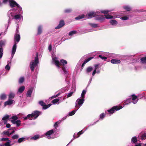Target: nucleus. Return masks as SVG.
Instances as JSON below:
<instances>
[{
  "label": "nucleus",
  "instance_id": "nucleus-1",
  "mask_svg": "<svg viewBox=\"0 0 146 146\" xmlns=\"http://www.w3.org/2000/svg\"><path fill=\"white\" fill-rule=\"evenodd\" d=\"M54 61L55 65L58 68H60V66L62 65V69L64 73L65 74L68 73L67 70H66V68L64 66L65 64H67V62L66 60L64 59H62L59 62L58 60L54 59Z\"/></svg>",
  "mask_w": 146,
  "mask_h": 146
},
{
  "label": "nucleus",
  "instance_id": "nucleus-2",
  "mask_svg": "<svg viewBox=\"0 0 146 146\" xmlns=\"http://www.w3.org/2000/svg\"><path fill=\"white\" fill-rule=\"evenodd\" d=\"M38 62V54L36 52L35 60L31 62L29 65L30 68L32 71H34L35 67L37 65Z\"/></svg>",
  "mask_w": 146,
  "mask_h": 146
},
{
  "label": "nucleus",
  "instance_id": "nucleus-3",
  "mask_svg": "<svg viewBox=\"0 0 146 146\" xmlns=\"http://www.w3.org/2000/svg\"><path fill=\"white\" fill-rule=\"evenodd\" d=\"M41 113V112L38 111H35L33 113L31 114H28L26 117L24 118V120H25L27 119H30L31 118H34V119H36Z\"/></svg>",
  "mask_w": 146,
  "mask_h": 146
},
{
  "label": "nucleus",
  "instance_id": "nucleus-4",
  "mask_svg": "<svg viewBox=\"0 0 146 146\" xmlns=\"http://www.w3.org/2000/svg\"><path fill=\"white\" fill-rule=\"evenodd\" d=\"M122 108L121 106H114L112 107L110 109L108 110V111L110 114H112L114 113L115 111L118 110Z\"/></svg>",
  "mask_w": 146,
  "mask_h": 146
},
{
  "label": "nucleus",
  "instance_id": "nucleus-5",
  "mask_svg": "<svg viewBox=\"0 0 146 146\" xmlns=\"http://www.w3.org/2000/svg\"><path fill=\"white\" fill-rule=\"evenodd\" d=\"M9 6L11 8L17 7V8H20L19 5L14 0H11L9 3Z\"/></svg>",
  "mask_w": 146,
  "mask_h": 146
},
{
  "label": "nucleus",
  "instance_id": "nucleus-6",
  "mask_svg": "<svg viewBox=\"0 0 146 146\" xmlns=\"http://www.w3.org/2000/svg\"><path fill=\"white\" fill-rule=\"evenodd\" d=\"M65 25L64 21L63 20H61L58 25L55 28L56 29H59L63 27Z\"/></svg>",
  "mask_w": 146,
  "mask_h": 146
},
{
  "label": "nucleus",
  "instance_id": "nucleus-7",
  "mask_svg": "<svg viewBox=\"0 0 146 146\" xmlns=\"http://www.w3.org/2000/svg\"><path fill=\"white\" fill-rule=\"evenodd\" d=\"M95 19L102 22L105 19V18L103 15H97L96 16Z\"/></svg>",
  "mask_w": 146,
  "mask_h": 146
},
{
  "label": "nucleus",
  "instance_id": "nucleus-8",
  "mask_svg": "<svg viewBox=\"0 0 146 146\" xmlns=\"http://www.w3.org/2000/svg\"><path fill=\"white\" fill-rule=\"evenodd\" d=\"M93 57H90L88 59H86L84 61V62L82 64L81 66V70H82L83 68L84 65L88 62L91 60L93 58Z\"/></svg>",
  "mask_w": 146,
  "mask_h": 146
},
{
  "label": "nucleus",
  "instance_id": "nucleus-9",
  "mask_svg": "<svg viewBox=\"0 0 146 146\" xmlns=\"http://www.w3.org/2000/svg\"><path fill=\"white\" fill-rule=\"evenodd\" d=\"M17 49V43L15 42L13 45L11 55L13 57L15 54Z\"/></svg>",
  "mask_w": 146,
  "mask_h": 146
},
{
  "label": "nucleus",
  "instance_id": "nucleus-10",
  "mask_svg": "<svg viewBox=\"0 0 146 146\" xmlns=\"http://www.w3.org/2000/svg\"><path fill=\"white\" fill-rule=\"evenodd\" d=\"M96 14L94 12H90L87 13L86 16L88 18H91L96 16Z\"/></svg>",
  "mask_w": 146,
  "mask_h": 146
},
{
  "label": "nucleus",
  "instance_id": "nucleus-11",
  "mask_svg": "<svg viewBox=\"0 0 146 146\" xmlns=\"http://www.w3.org/2000/svg\"><path fill=\"white\" fill-rule=\"evenodd\" d=\"M84 98H82L81 99L78 98L76 102V103L79 105H82L84 102Z\"/></svg>",
  "mask_w": 146,
  "mask_h": 146
},
{
  "label": "nucleus",
  "instance_id": "nucleus-12",
  "mask_svg": "<svg viewBox=\"0 0 146 146\" xmlns=\"http://www.w3.org/2000/svg\"><path fill=\"white\" fill-rule=\"evenodd\" d=\"M132 97V102L134 104H136L138 101V100L137 98V96L134 94H133L131 96Z\"/></svg>",
  "mask_w": 146,
  "mask_h": 146
},
{
  "label": "nucleus",
  "instance_id": "nucleus-13",
  "mask_svg": "<svg viewBox=\"0 0 146 146\" xmlns=\"http://www.w3.org/2000/svg\"><path fill=\"white\" fill-rule=\"evenodd\" d=\"M13 100L9 99L8 100L4 102V105L5 107L7 105H10L13 103Z\"/></svg>",
  "mask_w": 146,
  "mask_h": 146
},
{
  "label": "nucleus",
  "instance_id": "nucleus-14",
  "mask_svg": "<svg viewBox=\"0 0 146 146\" xmlns=\"http://www.w3.org/2000/svg\"><path fill=\"white\" fill-rule=\"evenodd\" d=\"M33 90V88H31L29 89L27 93V97H31Z\"/></svg>",
  "mask_w": 146,
  "mask_h": 146
},
{
  "label": "nucleus",
  "instance_id": "nucleus-15",
  "mask_svg": "<svg viewBox=\"0 0 146 146\" xmlns=\"http://www.w3.org/2000/svg\"><path fill=\"white\" fill-rule=\"evenodd\" d=\"M42 27L41 26H39L37 28V35H40L42 32Z\"/></svg>",
  "mask_w": 146,
  "mask_h": 146
},
{
  "label": "nucleus",
  "instance_id": "nucleus-16",
  "mask_svg": "<svg viewBox=\"0 0 146 146\" xmlns=\"http://www.w3.org/2000/svg\"><path fill=\"white\" fill-rule=\"evenodd\" d=\"M14 39L17 43L19 42L20 39V36L19 34H15L14 36Z\"/></svg>",
  "mask_w": 146,
  "mask_h": 146
},
{
  "label": "nucleus",
  "instance_id": "nucleus-17",
  "mask_svg": "<svg viewBox=\"0 0 146 146\" xmlns=\"http://www.w3.org/2000/svg\"><path fill=\"white\" fill-rule=\"evenodd\" d=\"M93 69V68L91 66H89L86 68V72L87 74H88L91 72Z\"/></svg>",
  "mask_w": 146,
  "mask_h": 146
},
{
  "label": "nucleus",
  "instance_id": "nucleus-18",
  "mask_svg": "<svg viewBox=\"0 0 146 146\" xmlns=\"http://www.w3.org/2000/svg\"><path fill=\"white\" fill-rule=\"evenodd\" d=\"M111 62L113 64H119L121 63V61L119 60L112 59L111 60Z\"/></svg>",
  "mask_w": 146,
  "mask_h": 146
},
{
  "label": "nucleus",
  "instance_id": "nucleus-19",
  "mask_svg": "<svg viewBox=\"0 0 146 146\" xmlns=\"http://www.w3.org/2000/svg\"><path fill=\"white\" fill-rule=\"evenodd\" d=\"M25 87L24 86H22L20 87L18 90L17 93H21L24 90Z\"/></svg>",
  "mask_w": 146,
  "mask_h": 146
},
{
  "label": "nucleus",
  "instance_id": "nucleus-20",
  "mask_svg": "<svg viewBox=\"0 0 146 146\" xmlns=\"http://www.w3.org/2000/svg\"><path fill=\"white\" fill-rule=\"evenodd\" d=\"M140 62L141 64H146V56L141 58L140 59Z\"/></svg>",
  "mask_w": 146,
  "mask_h": 146
},
{
  "label": "nucleus",
  "instance_id": "nucleus-21",
  "mask_svg": "<svg viewBox=\"0 0 146 146\" xmlns=\"http://www.w3.org/2000/svg\"><path fill=\"white\" fill-rule=\"evenodd\" d=\"M7 98L6 95L5 94H2L0 96V98L1 100H5Z\"/></svg>",
  "mask_w": 146,
  "mask_h": 146
},
{
  "label": "nucleus",
  "instance_id": "nucleus-22",
  "mask_svg": "<svg viewBox=\"0 0 146 146\" xmlns=\"http://www.w3.org/2000/svg\"><path fill=\"white\" fill-rule=\"evenodd\" d=\"M54 131L53 129H51L50 130L48 131H47L45 133L46 135L49 136L51 135L53 133Z\"/></svg>",
  "mask_w": 146,
  "mask_h": 146
},
{
  "label": "nucleus",
  "instance_id": "nucleus-23",
  "mask_svg": "<svg viewBox=\"0 0 146 146\" xmlns=\"http://www.w3.org/2000/svg\"><path fill=\"white\" fill-rule=\"evenodd\" d=\"M110 23L112 25H117V21L114 19H113L110 20Z\"/></svg>",
  "mask_w": 146,
  "mask_h": 146
},
{
  "label": "nucleus",
  "instance_id": "nucleus-24",
  "mask_svg": "<svg viewBox=\"0 0 146 146\" xmlns=\"http://www.w3.org/2000/svg\"><path fill=\"white\" fill-rule=\"evenodd\" d=\"M51 105L52 104H49L48 105H46L45 104L42 106V109H46L51 106Z\"/></svg>",
  "mask_w": 146,
  "mask_h": 146
},
{
  "label": "nucleus",
  "instance_id": "nucleus-25",
  "mask_svg": "<svg viewBox=\"0 0 146 146\" xmlns=\"http://www.w3.org/2000/svg\"><path fill=\"white\" fill-rule=\"evenodd\" d=\"M5 42L3 41H1L0 42V48L2 50H3V46H5Z\"/></svg>",
  "mask_w": 146,
  "mask_h": 146
},
{
  "label": "nucleus",
  "instance_id": "nucleus-26",
  "mask_svg": "<svg viewBox=\"0 0 146 146\" xmlns=\"http://www.w3.org/2000/svg\"><path fill=\"white\" fill-rule=\"evenodd\" d=\"M13 18L12 19H15L17 20L21 18L20 15H19L17 14L13 16Z\"/></svg>",
  "mask_w": 146,
  "mask_h": 146
},
{
  "label": "nucleus",
  "instance_id": "nucleus-27",
  "mask_svg": "<svg viewBox=\"0 0 146 146\" xmlns=\"http://www.w3.org/2000/svg\"><path fill=\"white\" fill-rule=\"evenodd\" d=\"M85 15H82L76 17L75 19L76 20H79L84 17Z\"/></svg>",
  "mask_w": 146,
  "mask_h": 146
},
{
  "label": "nucleus",
  "instance_id": "nucleus-28",
  "mask_svg": "<svg viewBox=\"0 0 146 146\" xmlns=\"http://www.w3.org/2000/svg\"><path fill=\"white\" fill-rule=\"evenodd\" d=\"M15 96V94L13 93H11L9 96V99L11 100L14 98Z\"/></svg>",
  "mask_w": 146,
  "mask_h": 146
},
{
  "label": "nucleus",
  "instance_id": "nucleus-29",
  "mask_svg": "<svg viewBox=\"0 0 146 146\" xmlns=\"http://www.w3.org/2000/svg\"><path fill=\"white\" fill-rule=\"evenodd\" d=\"M9 118V116L8 115H6L5 116L3 117L2 120H8Z\"/></svg>",
  "mask_w": 146,
  "mask_h": 146
},
{
  "label": "nucleus",
  "instance_id": "nucleus-30",
  "mask_svg": "<svg viewBox=\"0 0 146 146\" xmlns=\"http://www.w3.org/2000/svg\"><path fill=\"white\" fill-rule=\"evenodd\" d=\"M86 90H83L81 95V97L82 98H84L85 95L86 94Z\"/></svg>",
  "mask_w": 146,
  "mask_h": 146
},
{
  "label": "nucleus",
  "instance_id": "nucleus-31",
  "mask_svg": "<svg viewBox=\"0 0 146 146\" xmlns=\"http://www.w3.org/2000/svg\"><path fill=\"white\" fill-rule=\"evenodd\" d=\"M131 141L133 142L134 143H136L137 142V137H133L132 138Z\"/></svg>",
  "mask_w": 146,
  "mask_h": 146
},
{
  "label": "nucleus",
  "instance_id": "nucleus-32",
  "mask_svg": "<svg viewBox=\"0 0 146 146\" xmlns=\"http://www.w3.org/2000/svg\"><path fill=\"white\" fill-rule=\"evenodd\" d=\"M124 9L127 10V11H129L131 10V8L128 6H124L123 7Z\"/></svg>",
  "mask_w": 146,
  "mask_h": 146
},
{
  "label": "nucleus",
  "instance_id": "nucleus-33",
  "mask_svg": "<svg viewBox=\"0 0 146 146\" xmlns=\"http://www.w3.org/2000/svg\"><path fill=\"white\" fill-rule=\"evenodd\" d=\"M39 138V135H34L33 137L31 139H34V140H36Z\"/></svg>",
  "mask_w": 146,
  "mask_h": 146
},
{
  "label": "nucleus",
  "instance_id": "nucleus-34",
  "mask_svg": "<svg viewBox=\"0 0 146 146\" xmlns=\"http://www.w3.org/2000/svg\"><path fill=\"white\" fill-rule=\"evenodd\" d=\"M105 18L107 19H111L113 18V16H111L109 14L105 15Z\"/></svg>",
  "mask_w": 146,
  "mask_h": 146
},
{
  "label": "nucleus",
  "instance_id": "nucleus-35",
  "mask_svg": "<svg viewBox=\"0 0 146 146\" xmlns=\"http://www.w3.org/2000/svg\"><path fill=\"white\" fill-rule=\"evenodd\" d=\"M89 25L92 27L93 28H96L98 27V24H96L89 23Z\"/></svg>",
  "mask_w": 146,
  "mask_h": 146
},
{
  "label": "nucleus",
  "instance_id": "nucleus-36",
  "mask_svg": "<svg viewBox=\"0 0 146 146\" xmlns=\"http://www.w3.org/2000/svg\"><path fill=\"white\" fill-rule=\"evenodd\" d=\"M72 11V10L71 9H66L64 10V12L66 13H69L71 12Z\"/></svg>",
  "mask_w": 146,
  "mask_h": 146
},
{
  "label": "nucleus",
  "instance_id": "nucleus-37",
  "mask_svg": "<svg viewBox=\"0 0 146 146\" xmlns=\"http://www.w3.org/2000/svg\"><path fill=\"white\" fill-rule=\"evenodd\" d=\"M76 31H73L69 32V35L70 36H72L73 35L76 34Z\"/></svg>",
  "mask_w": 146,
  "mask_h": 146
},
{
  "label": "nucleus",
  "instance_id": "nucleus-38",
  "mask_svg": "<svg viewBox=\"0 0 146 146\" xmlns=\"http://www.w3.org/2000/svg\"><path fill=\"white\" fill-rule=\"evenodd\" d=\"M25 139V138L24 137H21L18 140V142L19 143H20L24 140Z\"/></svg>",
  "mask_w": 146,
  "mask_h": 146
},
{
  "label": "nucleus",
  "instance_id": "nucleus-39",
  "mask_svg": "<svg viewBox=\"0 0 146 146\" xmlns=\"http://www.w3.org/2000/svg\"><path fill=\"white\" fill-rule=\"evenodd\" d=\"M59 101L58 99H55L53 100L52 101V102L54 104H55L58 102Z\"/></svg>",
  "mask_w": 146,
  "mask_h": 146
},
{
  "label": "nucleus",
  "instance_id": "nucleus-40",
  "mask_svg": "<svg viewBox=\"0 0 146 146\" xmlns=\"http://www.w3.org/2000/svg\"><path fill=\"white\" fill-rule=\"evenodd\" d=\"M24 78L23 77H21L19 78V83H22L24 82Z\"/></svg>",
  "mask_w": 146,
  "mask_h": 146
},
{
  "label": "nucleus",
  "instance_id": "nucleus-41",
  "mask_svg": "<svg viewBox=\"0 0 146 146\" xmlns=\"http://www.w3.org/2000/svg\"><path fill=\"white\" fill-rule=\"evenodd\" d=\"M142 140H144L146 139V133L143 134L141 136Z\"/></svg>",
  "mask_w": 146,
  "mask_h": 146
},
{
  "label": "nucleus",
  "instance_id": "nucleus-42",
  "mask_svg": "<svg viewBox=\"0 0 146 146\" xmlns=\"http://www.w3.org/2000/svg\"><path fill=\"white\" fill-rule=\"evenodd\" d=\"M16 124L17 125V127L19 126L21 124V121L20 120H18L16 121Z\"/></svg>",
  "mask_w": 146,
  "mask_h": 146
},
{
  "label": "nucleus",
  "instance_id": "nucleus-43",
  "mask_svg": "<svg viewBox=\"0 0 146 146\" xmlns=\"http://www.w3.org/2000/svg\"><path fill=\"white\" fill-rule=\"evenodd\" d=\"M105 116V114L104 113H101L100 115V118L101 119H103L104 117Z\"/></svg>",
  "mask_w": 146,
  "mask_h": 146
},
{
  "label": "nucleus",
  "instance_id": "nucleus-44",
  "mask_svg": "<svg viewBox=\"0 0 146 146\" xmlns=\"http://www.w3.org/2000/svg\"><path fill=\"white\" fill-rule=\"evenodd\" d=\"M110 11L108 10H102L101 11V12L104 14H107Z\"/></svg>",
  "mask_w": 146,
  "mask_h": 146
},
{
  "label": "nucleus",
  "instance_id": "nucleus-45",
  "mask_svg": "<svg viewBox=\"0 0 146 146\" xmlns=\"http://www.w3.org/2000/svg\"><path fill=\"white\" fill-rule=\"evenodd\" d=\"M131 102V98L128 99L125 102V104H128L129 103Z\"/></svg>",
  "mask_w": 146,
  "mask_h": 146
},
{
  "label": "nucleus",
  "instance_id": "nucleus-46",
  "mask_svg": "<svg viewBox=\"0 0 146 146\" xmlns=\"http://www.w3.org/2000/svg\"><path fill=\"white\" fill-rule=\"evenodd\" d=\"M19 137V136L17 135H14L12 137V138L13 139H17Z\"/></svg>",
  "mask_w": 146,
  "mask_h": 146
},
{
  "label": "nucleus",
  "instance_id": "nucleus-47",
  "mask_svg": "<svg viewBox=\"0 0 146 146\" xmlns=\"http://www.w3.org/2000/svg\"><path fill=\"white\" fill-rule=\"evenodd\" d=\"M3 54V50L0 48V60L2 58Z\"/></svg>",
  "mask_w": 146,
  "mask_h": 146
},
{
  "label": "nucleus",
  "instance_id": "nucleus-48",
  "mask_svg": "<svg viewBox=\"0 0 146 146\" xmlns=\"http://www.w3.org/2000/svg\"><path fill=\"white\" fill-rule=\"evenodd\" d=\"M11 141H9L7 142L6 143H5L4 144L5 146H10L11 145H10V143H11Z\"/></svg>",
  "mask_w": 146,
  "mask_h": 146
},
{
  "label": "nucleus",
  "instance_id": "nucleus-49",
  "mask_svg": "<svg viewBox=\"0 0 146 146\" xmlns=\"http://www.w3.org/2000/svg\"><path fill=\"white\" fill-rule=\"evenodd\" d=\"M75 110H73L69 113V116H72L75 114Z\"/></svg>",
  "mask_w": 146,
  "mask_h": 146
},
{
  "label": "nucleus",
  "instance_id": "nucleus-50",
  "mask_svg": "<svg viewBox=\"0 0 146 146\" xmlns=\"http://www.w3.org/2000/svg\"><path fill=\"white\" fill-rule=\"evenodd\" d=\"M99 57L104 60H105L107 59V58L105 56H102L101 55H99Z\"/></svg>",
  "mask_w": 146,
  "mask_h": 146
},
{
  "label": "nucleus",
  "instance_id": "nucleus-51",
  "mask_svg": "<svg viewBox=\"0 0 146 146\" xmlns=\"http://www.w3.org/2000/svg\"><path fill=\"white\" fill-rule=\"evenodd\" d=\"M128 19L129 17L126 16H124L121 18V19L123 20H126Z\"/></svg>",
  "mask_w": 146,
  "mask_h": 146
},
{
  "label": "nucleus",
  "instance_id": "nucleus-52",
  "mask_svg": "<svg viewBox=\"0 0 146 146\" xmlns=\"http://www.w3.org/2000/svg\"><path fill=\"white\" fill-rule=\"evenodd\" d=\"M73 93H74V92H70V93H68L67 96V98H69V97H70V96H71L72 95Z\"/></svg>",
  "mask_w": 146,
  "mask_h": 146
},
{
  "label": "nucleus",
  "instance_id": "nucleus-53",
  "mask_svg": "<svg viewBox=\"0 0 146 146\" xmlns=\"http://www.w3.org/2000/svg\"><path fill=\"white\" fill-rule=\"evenodd\" d=\"M11 118L13 119V120H16L18 119V118L17 116H14L12 117Z\"/></svg>",
  "mask_w": 146,
  "mask_h": 146
},
{
  "label": "nucleus",
  "instance_id": "nucleus-54",
  "mask_svg": "<svg viewBox=\"0 0 146 146\" xmlns=\"http://www.w3.org/2000/svg\"><path fill=\"white\" fill-rule=\"evenodd\" d=\"M9 138H3L1 139V141H8Z\"/></svg>",
  "mask_w": 146,
  "mask_h": 146
},
{
  "label": "nucleus",
  "instance_id": "nucleus-55",
  "mask_svg": "<svg viewBox=\"0 0 146 146\" xmlns=\"http://www.w3.org/2000/svg\"><path fill=\"white\" fill-rule=\"evenodd\" d=\"M39 104L42 106H43L45 104V103L42 101H40L39 102Z\"/></svg>",
  "mask_w": 146,
  "mask_h": 146
},
{
  "label": "nucleus",
  "instance_id": "nucleus-56",
  "mask_svg": "<svg viewBox=\"0 0 146 146\" xmlns=\"http://www.w3.org/2000/svg\"><path fill=\"white\" fill-rule=\"evenodd\" d=\"M83 133V132H82V131L81 130L77 133V135H78V137H79L80 135L82 134Z\"/></svg>",
  "mask_w": 146,
  "mask_h": 146
},
{
  "label": "nucleus",
  "instance_id": "nucleus-57",
  "mask_svg": "<svg viewBox=\"0 0 146 146\" xmlns=\"http://www.w3.org/2000/svg\"><path fill=\"white\" fill-rule=\"evenodd\" d=\"M99 66V64H95L94 65V67H95L94 70H96L98 68V67Z\"/></svg>",
  "mask_w": 146,
  "mask_h": 146
},
{
  "label": "nucleus",
  "instance_id": "nucleus-58",
  "mask_svg": "<svg viewBox=\"0 0 146 146\" xmlns=\"http://www.w3.org/2000/svg\"><path fill=\"white\" fill-rule=\"evenodd\" d=\"M5 68L6 70H9L10 69V66L8 64H7L5 67Z\"/></svg>",
  "mask_w": 146,
  "mask_h": 146
},
{
  "label": "nucleus",
  "instance_id": "nucleus-59",
  "mask_svg": "<svg viewBox=\"0 0 146 146\" xmlns=\"http://www.w3.org/2000/svg\"><path fill=\"white\" fill-rule=\"evenodd\" d=\"M11 0H3V2L4 3H6L7 2H9V3L10 1Z\"/></svg>",
  "mask_w": 146,
  "mask_h": 146
},
{
  "label": "nucleus",
  "instance_id": "nucleus-60",
  "mask_svg": "<svg viewBox=\"0 0 146 146\" xmlns=\"http://www.w3.org/2000/svg\"><path fill=\"white\" fill-rule=\"evenodd\" d=\"M59 94H60L58 93V94L56 95H54V96H52L51 97V98H56L58 96H59Z\"/></svg>",
  "mask_w": 146,
  "mask_h": 146
},
{
  "label": "nucleus",
  "instance_id": "nucleus-61",
  "mask_svg": "<svg viewBox=\"0 0 146 146\" xmlns=\"http://www.w3.org/2000/svg\"><path fill=\"white\" fill-rule=\"evenodd\" d=\"M73 137L74 139L79 137H78V135H77V133H74V135Z\"/></svg>",
  "mask_w": 146,
  "mask_h": 146
},
{
  "label": "nucleus",
  "instance_id": "nucleus-62",
  "mask_svg": "<svg viewBox=\"0 0 146 146\" xmlns=\"http://www.w3.org/2000/svg\"><path fill=\"white\" fill-rule=\"evenodd\" d=\"M58 124V122H56L54 124V127H57Z\"/></svg>",
  "mask_w": 146,
  "mask_h": 146
},
{
  "label": "nucleus",
  "instance_id": "nucleus-63",
  "mask_svg": "<svg viewBox=\"0 0 146 146\" xmlns=\"http://www.w3.org/2000/svg\"><path fill=\"white\" fill-rule=\"evenodd\" d=\"M9 132L8 131H4L3 133V134H4V135H8L9 134Z\"/></svg>",
  "mask_w": 146,
  "mask_h": 146
},
{
  "label": "nucleus",
  "instance_id": "nucleus-64",
  "mask_svg": "<svg viewBox=\"0 0 146 146\" xmlns=\"http://www.w3.org/2000/svg\"><path fill=\"white\" fill-rule=\"evenodd\" d=\"M6 126L7 128H9L11 127V125L9 123H7L6 125Z\"/></svg>",
  "mask_w": 146,
  "mask_h": 146
}]
</instances>
